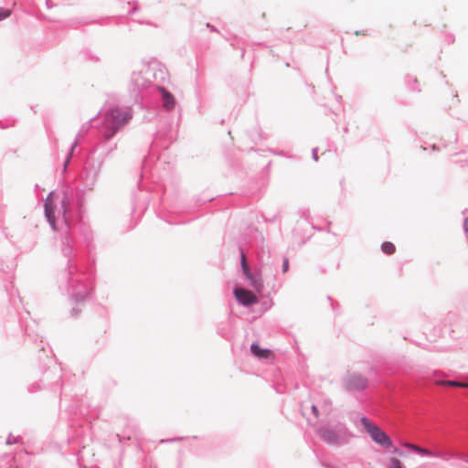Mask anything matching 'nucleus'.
<instances>
[{"label":"nucleus","mask_w":468,"mask_h":468,"mask_svg":"<svg viewBox=\"0 0 468 468\" xmlns=\"http://www.w3.org/2000/svg\"><path fill=\"white\" fill-rule=\"evenodd\" d=\"M155 92L160 94L162 106L166 111H172L175 109L176 101L175 96L168 90H166L164 86H161L160 88L156 89Z\"/></svg>","instance_id":"13"},{"label":"nucleus","mask_w":468,"mask_h":468,"mask_svg":"<svg viewBox=\"0 0 468 468\" xmlns=\"http://www.w3.org/2000/svg\"><path fill=\"white\" fill-rule=\"evenodd\" d=\"M360 422L375 443L378 444L385 450H390L393 446V441L380 427L372 422L366 416L361 417Z\"/></svg>","instance_id":"6"},{"label":"nucleus","mask_w":468,"mask_h":468,"mask_svg":"<svg viewBox=\"0 0 468 468\" xmlns=\"http://www.w3.org/2000/svg\"><path fill=\"white\" fill-rule=\"evenodd\" d=\"M102 165L94 159L86 157L83 167L78 177V189L76 191V204L80 212L84 203V191L94 188Z\"/></svg>","instance_id":"3"},{"label":"nucleus","mask_w":468,"mask_h":468,"mask_svg":"<svg viewBox=\"0 0 468 468\" xmlns=\"http://www.w3.org/2000/svg\"><path fill=\"white\" fill-rule=\"evenodd\" d=\"M144 78L151 81L154 90L160 88L163 82L168 78V71L164 64L157 59H151L149 62L143 65L141 69Z\"/></svg>","instance_id":"5"},{"label":"nucleus","mask_w":468,"mask_h":468,"mask_svg":"<svg viewBox=\"0 0 468 468\" xmlns=\"http://www.w3.org/2000/svg\"><path fill=\"white\" fill-rule=\"evenodd\" d=\"M62 373L61 369L54 366L53 368L49 371H43L42 378L40 382L44 385L45 388L50 389H61L62 388Z\"/></svg>","instance_id":"9"},{"label":"nucleus","mask_w":468,"mask_h":468,"mask_svg":"<svg viewBox=\"0 0 468 468\" xmlns=\"http://www.w3.org/2000/svg\"><path fill=\"white\" fill-rule=\"evenodd\" d=\"M263 312L268 311L272 305L273 302L271 299L264 300L261 303Z\"/></svg>","instance_id":"28"},{"label":"nucleus","mask_w":468,"mask_h":468,"mask_svg":"<svg viewBox=\"0 0 468 468\" xmlns=\"http://www.w3.org/2000/svg\"><path fill=\"white\" fill-rule=\"evenodd\" d=\"M35 189H36V191L39 190V186L37 184L35 185Z\"/></svg>","instance_id":"45"},{"label":"nucleus","mask_w":468,"mask_h":468,"mask_svg":"<svg viewBox=\"0 0 468 468\" xmlns=\"http://www.w3.org/2000/svg\"><path fill=\"white\" fill-rule=\"evenodd\" d=\"M77 145H78V139H75V140H74V142H73V143H72V144H71L70 151L68 153L67 157H66V159H65V161H64V164H63L64 170H66V169H67L68 165H69V163L70 162V159H71V157H72L73 151H74V149L76 148V146H77Z\"/></svg>","instance_id":"23"},{"label":"nucleus","mask_w":468,"mask_h":468,"mask_svg":"<svg viewBox=\"0 0 468 468\" xmlns=\"http://www.w3.org/2000/svg\"><path fill=\"white\" fill-rule=\"evenodd\" d=\"M161 136H162L161 131H157L155 137H154V141H157L159 138H161Z\"/></svg>","instance_id":"41"},{"label":"nucleus","mask_w":468,"mask_h":468,"mask_svg":"<svg viewBox=\"0 0 468 468\" xmlns=\"http://www.w3.org/2000/svg\"><path fill=\"white\" fill-rule=\"evenodd\" d=\"M317 152H318V148H316V147H315V148H313V150H312V157H313V159H314L315 162H317V161H318V159H319V158H318Z\"/></svg>","instance_id":"36"},{"label":"nucleus","mask_w":468,"mask_h":468,"mask_svg":"<svg viewBox=\"0 0 468 468\" xmlns=\"http://www.w3.org/2000/svg\"><path fill=\"white\" fill-rule=\"evenodd\" d=\"M19 440H20L19 436L14 437L12 434H9L6 439V444L11 445V444L17 443L19 441Z\"/></svg>","instance_id":"29"},{"label":"nucleus","mask_w":468,"mask_h":468,"mask_svg":"<svg viewBox=\"0 0 468 468\" xmlns=\"http://www.w3.org/2000/svg\"><path fill=\"white\" fill-rule=\"evenodd\" d=\"M446 41L448 42V44L453 43L454 42V37L452 35L446 36Z\"/></svg>","instance_id":"40"},{"label":"nucleus","mask_w":468,"mask_h":468,"mask_svg":"<svg viewBox=\"0 0 468 468\" xmlns=\"http://www.w3.org/2000/svg\"><path fill=\"white\" fill-rule=\"evenodd\" d=\"M102 114H103V112H102L101 111H100V112H98V115H97L96 117H93V118L90 119V121H89V124H87V125H82V127H81V131H86V130H88V129H89V127H90V125H92V123H94V122H99L101 123V115H102Z\"/></svg>","instance_id":"24"},{"label":"nucleus","mask_w":468,"mask_h":468,"mask_svg":"<svg viewBox=\"0 0 468 468\" xmlns=\"http://www.w3.org/2000/svg\"><path fill=\"white\" fill-rule=\"evenodd\" d=\"M405 80H406V83L410 90H414V91L420 90L419 88V81H418L417 78L408 75L406 77Z\"/></svg>","instance_id":"20"},{"label":"nucleus","mask_w":468,"mask_h":468,"mask_svg":"<svg viewBox=\"0 0 468 468\" xmlns=\"http://www.w3.org/2000/svg\"><path fill=\"white\" fill-rule=\"evenodd\" d=\"M239 251L240 256V267L243 275L250 282V284L257 292H261L264 288V285L261 270L255 269L254 271H251L248 263L244 250L241 246L239 247Z\"/></svg>","instance_id":"7"},{"label":"nucleus","mask_w":468,"mask_h":468,"mask_svg":"<svg viewBox=\"0 0 468 468\" xmlns=\"http://www.w3.org/2000/svg\"><path fill=\"white\" fill-rule=\"evenodd\" d=\"M282 272H286L289 269V260L287 258H284L283 259V261H282Z\"/></svg>","instance_id":"33"},{"label":"nucleus","mask_w":468,"mask_h":468,"mask_svg":"<svg viewBox=\"0 0 468 468\" xmlns=\"http://www.w3.org/2000/svg\"><path fill=\"white\" fill-rule=\"evenodd\" d=\"M0 271H5V270L4 266H3V264H1V266H0Z\"/></svg>","instance_id":"46"},{"label":"nucleus","mask_w":468,"mask_h":468,"mask_svg":"<svg viewBox=\"0 0 468 468\" xmlns=\"http://www.w3.org/2000/svg\"><path fill=\"white\" fill-rule=\"evenodd\" d=\"M463 462L467 463H468V455H465L463 458Z\"/></svg>","instance_id":"44"},{"label":"nucleus","mask_w":468,"mask_h":468,"mask_svg":"<svg viewBox=\"0 0 468 468\" xmlns=\"http://www.w3.org/2000/svg\"><path fill=\"white\" fill-rule=\"evenodd\" d=\"M355 34L359 35V34H361V31L356 30V31H355Z\"/></svg>","instance_id":"49"},{"label":"nucleus","mask_w":468,"mask_h":468,"mask_svg":"<svg viewBox=\"0 0 468 468\" xmlns=\"http://www.w3.org/2000/svg\"><path fill=\"white\" fill-rule=\"evenodd\" d=\"M133 111L130 107L118 104H109L103 109V114L99 125L100 140L88 153L87 157L92 158L100 165L117 148V143L112 137L122 131L132 120Z\"/></svg>","instance_id":"2"},{"label":"nucleus","mask_w":468,"mask_h":468,"mask_svg":"<svg viewBox=\"0 0 468 468\" xmlns=\"http://www.w3.org/2000/svg\"><path fill=\"white\" fill-rule=\"evenodd\" d=\"M62 220L65 230L60 236V252L65 258V266L58 271L57 282L59 290H65L69 295V302L73 304L70 310V316L77 318L82 311V306L92 294L93 275L81 270L78 264V250L76 241L71 230V222L69 212L71 208V200L67 192L63 193L60 201Z\"/></svg>","instance_id":"1"},{"label":"nucleus","mask_w":468,"mask_h":468,"mask_svg":"<svg viewBox=\"0 0 468 468\" xmlns=\"http://www.w3.org/2000/svg\"><path fill=\"white\" fill-rule=\"evenodd\" d=\"M250 352L257 358L268 359L272 355V352L271 349L262 348L256 342H254L250 345Z\"/></svg>","instance_id":"15"},{"label":"nucleus","mask_w":468,"mask_h":468,"mask_svg":"<svg viewBox=\"0 0 468 468\" xmlns=\"http://www.w3.org/2000/svg\"><path fill=\"white\" fill-rule=\"evenodd\" d=\"M0 468H17L15 465V457L12 454H3L0 457Z\"/></svg>","instance_id":"17"},{"label":"nucleus","mask_w":468,"mask_h":468,"mask_svg":"<svg viewBox=\"0 0 468 468\" xmlns=\"http://www.w3.org/2000/svg\"><path fill=\"white\" fill-rule=\"evenodd\" d=\"M230 46L234 48H238L241 50L240 58H243L245 55V42L242 39L234 37L231 42Z\"/></svg>","instance_id":"18"},{"label":"nucleus","mask_w":468,"mask_h":468,"mask_svg":"<svg viewBox=\"0 0 468 468\" xmlns=\"http://www.w3.org/2000/svg\"><path fill=\"white\" fill-rule=\"evenodd\" d=\"M12 14V11L7 8L0 7V21L9 17Z\"/></svg>","instance_id":"26"},{"label":"nucleus","mask_w":468,"mask_h":468,"mask_svg":"<svg viewBox=\"0 0 468 468\" xmlns=\"http://www.w3.org/2000/svg\"><path fill=\"white\" fill-rule=\"evenodd\" d=\"M381 250L383 253L387 254V255H391L395 252L396 250V248H395V245L390 242V241H384L382 244H381Z\"/></svg>","instance_id":"22"},{"label":"nucleus","mask_w":468,"mask_h":468,"mask_svg":"<svg viewBox=\"0 0 468 468\" xmlns=\"http://www.w3.org/2000/svg\"><path fill=\"white\" fill-rule=\"evenodd\" d=\"M206 27L208 28L211 32H218L216 27L211 25L210 23H207Z\"/></svg>","instance_id":"39"},{"label":"nucleus","mask_w":468,"mask_h":468,"mask_svg":"<svg viewBox=\"0 0 468 468\" xmlns=\"http://www.w3.org/2000/svg\"><path fill=\"white\" fill-rule=\"evenodd\" d=\"M184 440L183 437H175V438H171V439H166V440H161V443H167V442H175V441H182Z\"/></svg>","instance_id":"32"},{"label":"nucleus","mask_w":468,"mask_h":468,"mask_svg":"<svg viewBox=\"0 0 468 468\" xmlns=\"http://www.w3.org/2000/svg\"><path fill=\"white\" fill-rule=\"evenodd\" d=\"M139 23L140 24H146V25L153 26V27H156L154 24H153L151 22L139 21Z\"/></svg>","instance_id":"42"},{"label":"nucleus","mask_w":468,"mask_h":468,"mask_svg":"<svg viewBox=\"0 0 468 468\" xmlns=\"http://www.w3.org/2000/svg\"><path fill=\"white\" fill-rule=\"evenodd\" d=\"M128 5H133L132 9L128 12V16H132L138 10V2L137 1L128 2Z\"/></svg>","instance_id":"31"},{"label":"nucleus","mask_w":468,"mask_h":468,"mask_svg":"<svg viewBox=\"0 0 468 468\" xmlns=\"http://www.w3.org/2000/svg\"><path fill=\"white\" fill-rule=\"evenodd\" d=\"M407 447H409L410 449H411L414 452L421 455V456H431L432 453L430 450L428 449H425V448H421L420 446H417V445H414V444H407Z\"/></svg>","instance_id":"19"},{"label":"nucleus","mask_w":468,"mask_h":468,"mask_svg":"<svg viewBox=\"0 0 468 468\" xmlns=\"http://www.w3.org/2000/svg\"><path fill=\"white\" fill-rule=\"evenodd\" d=\"M35 321L32 322V324H26L24 327L25 335H27L29 338H32L34 341H37L39 338V344L37 345V347L40 351H45V346L43 343V339L41 336L38 335L37 333L35 332L34 327L36 326Z\"/></svg>","instance_id":"14"},{"label":"nucleus","mask_w":468,"mask_h":468,"mask_svg":"<svg viewBox=\"0 0 468 468\" xmlns=\"http://www.w3.org/2000/svg\"><path fill=\"white\" fill-rule=\"evenodd\" d=\"M327 300L331 303V306H332L333 310L335 311L338 303H335L331 296H327Z\"/></svg>","instance_id":"38"},{"label":"nucleus","mask_w":468,"mask_h":468,"mask_svg":"<svg viewBox=\"0 0 468 468\" xmlns=\"http://www.w3.org/2000/svg\"><path fill=\"white\" fill-rule=\"evenodd\" d=\"M317 434L323 441L329 445L339 446L346 442L345 432L328 426H322L317 430Z\"/></svg>","instance_id":"8"},{"label":"nucleus","mask_w":468,"mask_h":468,"mask_svg":"<svg viewBox=\"0 0 468 468\" xmlns=\"http://www.w3.org/2000/svg\"><path fill=\"white\" fill-rule=\"evenodd\" d=\"M10 300L12 301L13 305L16 306V300H12V298Z\"/></svg>","instance_id":"48"},{"label":"nucleus","mask_w":468,"mask_h":468,"mask_svg":"<svg viewBox=\"0 0 468 468\" xmlns=\"http://www.w3.org/2000/svg\"><path fill=\"white\" fill-rule=\"evenodd\" d=\"M149 204V198L147 196H145L141 202H135L133 207V211L135 212L139 210L140 212H143L145 210Z\"/></svg>","instance_id":"21"},{"label":"nucleus","mask_w":468,"mask_h":468,"mask_svg":"<svg viewBox=\"0 0 468 468\" xmlns=\"http://www.w3.org/2000/svg\"><path fill=\"white\" fill-rule=\"evenodd\" d=\"M435 383L439 386L442 387H454V388H468V380L467 381H458V380H445L441 378H436Z\"/></svg>","instance_id":"16"},{"label":"nucleus","mask_w":468,"mask_h":468,"mask_svg":"<svg viewBox=\"0 0 468 468\" xmlns=\"http://www.w3.org/2000/svg\"><path fill=\"white\" fill-rule=\"evenodd\" d=\"M313 228H314V229H317V230H319V231H321V230H322V229H321V228H316V227H314V226H313Z\"/></svg>","instance_id":"47"},{"label":"nucleus","mask_w":468,"mask_h":468,"mask_svg":"<svg viewBox=\"0 0 468 468\" xmlns=\"http://www.w3.org/2000/svg\"><path fill=\"white\" fill-rule=\"evenodd\" d=\"M368 386V379L360 374L353 373L344 380V387L349 392L365 390Z\"/></svg>","instance_id":"10"},{"label":"nucleus","mask_w":468,"mask_h":468,"mask_svg":"<svg viewBox=\"0 0 468 468\" xmlns=\"http://www.w3.org/2000/svg\"><path fill=\"white\" fill-rule=\"evenodd\" d=\"M151 81L144 78L143 70H134L131 74L128 83V92L135 103L143 104L149 97L155 93Z\"/></svg>","instance_id":"4"},{"label":"nucleus","mask_w":468,"mask_h":468,"mask_svg":"<svg viewBox=\"0 0 468 468\" xmlns=\"http://www.w3.org/2000/svg\"><path fill=\"white\" fill-rule=\"evenodd\" d=\"M40 383L41 382H34V383H32L31 385H29L27 387V391L29 393H36V392H37L38 390L41 389Z\"/></svg>","instance_id":"27"},{"label":"nucleus","mask_w":468,"mask_h":468,"mask_svg":"<svg viewBox=\"0 0 468 468\" xmlns=\"http://www.w3.org/2000/svg\"><path fill=\"white\" fill-rule=\"evenodd\" d=\"M112 21V17H106L101 21H96V23L100 24V25H109Z\"/></svg>","instance_id":"35"},{"label":"nucleus","mask_w":468,"mask_h":468,"mask_svg":"<svg viewBox=\"0 0 468 468\" xmlns=\"http://www.w3.org/2000/svg\"><path fill=\"white\" fill-rule=\"evenodd\" d=\"M233 293L239 303L245 307H250L258 303V297L251 291L243 287H235Z\"/></svg>","instance_id":"11"},{"label":"nucleus","mask_w":468,"mask_h":468,"mask_svg":"<svg viewBox=\"0 0 468 468\" xmlns=\"http://www.w3.org/2000/svg\"><path fill=\"white\" fill-rule=\"evenodd\" d=\"M56 196L54 191H50L46 199L44 200V214L47 218V221L50 225L53 230H57L56 225V206L53 203V197Z\"/></svg>","instance_id":"12"},{"label":"nucleus","mask_w":468,"mask_h":468,"mask_svg":"<svg viewBox=\"0 0 468 468\" xmlns=\"http://www.w3.org/2000/svg\"><path fill=\"white\" fill-rule=\"evenodd\" d=\"M463 230H464V234L468 239V217H466L463 220Z\"/></svg>","instance_id":"34"},{"label":"nucleus","mask_w":468,"mask_h":468,"mask_svg":"<svg viewBox=\"0 0 468 468\" xmlns=\"http://www.w3.org/2000/svg\"><path fill=\"white\" fill-rule=\"evenodd\" d=\"M388 468H406L402 462L397 458H390Z\"/></svg>","instance_id":"25"},{"label":"nucleus","mask_w":468,"mask_h":468,"mask_svg":"<svg viewBox=\"0 0 468 468\" xmlns=\"http://www.w3.org/2000/svg\"><path fill=\"white\" fill-rule=\"evenodd\" d=\"M390 449H391L390 450L391 453H394V454H397V455H399V456H405L406 455V452L403 450H401V449H399L398 447L392 446Z\"/></svg>","instance_id":"30"},{"label":"nucleus","mask_w":468,"mask_h":468,"mask_svg":"<svg viewBox=\"0 0 468 468\" xmlns=\"http://www.w3.org/2000/svg\"><path fill=\"white\" fill-rule=\"evenodd\" d=\"M50 2H51L50 0H46V5H47L48 8L51 7Z\"/></svg>","instance_id":"43"},{"label":"nucleus","mask_w":468,"mask_h":468,"mask_svg":"<svg viewBox=\"0 0 468 468\" xmlns=\"http://www.w3.org/2000/svg\"><path fill=\"white\" fill-rule=\"evenodd\" d=\"M312 412H313V414L314 415L315 418H318V416H319V410H318L317 406H315L314 404L312 405Z\"/></svg>","instance_id":"37"}]
</instances>
